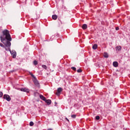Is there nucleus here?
<instances>
[{
  "instance_id": "nucleus-1",
  "label": "nucleus",
  "mask_w": 130,
  "mask_h": 130,
  "mask_svg": "<svg viewBox=\"0 0 130 130\" xmlns=\"http://www.w3.org/2000/svg\"><path fill=\"white\" fill-rule=\"evenodd\" d=\"M1 42L6 46L8 48V51H10L11 54L12 55L13 58H16L17 57V52L15 50H11V42L12 41V38L10 35V31L8 29H5L2 32V35L0 37Z\"/></svg>"
},
{
  "instance_id": "nucleus-2",
  "label": "nucleus",
  "mask_w": 130,
  "mask_h": 130,
  "mask_svg": "<svg viewBox=\"0 0 130 130\" xmlns=\"http://www.w3.org/2000/svg\"><path fill=\"white\" fill-rule=\"evenodd\" d=\"M3 98L4 99H5L8 102L11 101V96H10V95H9L8 94H4Z\"/></svg>"
},
{
  "instance_id": "nucleus-3",
  "label": "nucleus",
  "mask_w": 130,
  "mask_h": 130,
  "mask_svg": "<svg viewBox=\"0 0 130 130\" xmlns=\"http://www.w3.org/2000/svg\"><path fill=\"white\" fill-rule=\"evenodd\" d=\"M33 82L35 86H36L37 87H39V82H38V80H37V79H36V78H34V79L33 80Z\"/></svg>"
},
{
  "instance_id": "nucleus-4",
  "label": "nucleus",
  "mask_w": 130,
  "mask_h": 130,
  "mask_svg": "<svg viewBox=\"0 0 130 130\" xmlns=\"http://www.w3.org/2000/svg\"><path fill=\"white\" fill-rule=\"evenodd\" d=\"M61 91H62V88H61V87H59L57 89V92L56 93V95H57V96H59V95H60V93L61 92Z\"/></svg>"
},
{
  "instance_id": "nucleus-5",
  "label": "nucleus",
  "mask_w": 130,
  "mask_h": 130,
  "mask_svg": "<svg viewBox=\"0 0 130 130\" xmlns=\"http://www.w3.org/2000/svg\"><path fill=\"white\" fill-rule=\"evenodd\" d=\"M20 91H22V92H26V93H29V92H30V90H29V89H27L26 88H21Z\"/></svg>"
},
{
  "instance_id": "nucleus-6",
  "label": "nucleus",
  "mask_w": 130,
  "mask_h": 130,
  "mask_svg": "<svg viewBox=\"0 0 130 130\" xmlns=\"http://www.w3.org/2000/svg\"><path fill=\"white\" fill-rule=\"evenodd\" d=\"M0 46H1V47H3V48H5V50L8 51V47L6 46V45H4V44L0 43Z\"/></svg>"
},
{
  "instance_id": "nucleus-7",
  "label": "nucleus",
  "mask_w": 130,
  "mask_h": 130,
  "mask_svg": "<svg viewBox=\"0 0 130 130\" xmlns=\"http://www.w3.org/2000/svg\"><path fill=\"white\" fill-rule=\"evenodd\" d=\"M40 98L42 100H43V101H46V98L44 97L42 94H40Z\"/></svg>"
},
{
  "instance_id": "nucleus-8",
  "label": "nucleus",
  "mask_w": 130,
  "mask_h": 130,
  "mask_svg": "<svg viewBox=\"0 0 130 130\" xmlns=\"http://www.w3.org/2000/svg\"><path fill=\"white\" fill-rule=\"evenodd\" d=\"M113 66L115 67V68H117V67H118V62H117V61H114L113 62Z\"/></svg>"
},
{
  "instance_id": "nucleus-9",
  "label": "nucleus",
  "mask_w": 130,
  "mask_h": 130,
  "mask_svg": "<svg viewBox=\"0 0 130 130\" xmlns=\"http://www.w3.org/2000/svg\"><path fill=\"white\" fill-rule=\"evenodd\" d=\"M45 101L48 105H50V104H51V100H46V101Z\"/></svg>"
},
{
  "instance_id": "nucleus-10",
  "label": "nucleus",
  "mask_w": 130,
  "mask_h": 130,
  "mask_svg": "<svg viewBox=\"0 0 130 130\" xmlns=\"http://www.w3.org/2000/svg\"><path fill=\"white\" fill-rule=\"evenodd\" d=\"M116 51H120L121 50V46H118L116 48Z\"/></svg>"
},
{
  "instance_id": "nucleus-11",
  "label": "nucleus",
  "mask_w": 130,
  "mask_h": 130,
  "mask_svg": "<svg viewBox=\"0 0 130 130\" xmlns=\"http://www.w3.org/2000/svg\"><path fill=\"white\" fill-rule=\"evenodd\" d=\"M82 28L83 30H85L86 29H87V28H88V26L86 24H84L82 26Z\"/></svg>"
},
{
  "instance_id": "nucleus-12",
  "label": "nucleus",
  "mask_w": 130,
  "mask_h": 130,
  "mask_svg": "<svg viewBox=\"0 0 130 130\" xmlns=\"http://www.w3.org/2000/svg\"><path fill=\"white\" fill-rule=\"evenodd\" d=\"M98 47V45H97V44H94L93 46H92V49L94 50H95V49H97V48Z\"/></svg>"
},
{
  "instance_id": "nucleus-13",
  "label": "nucleus",
  "mask_w": 130,
  "mask_h": 130,
  "mask_svg": "<svg viewBox=\"0 0 130 130\" xmlns=\"http://www.w3.org/2000/svg\"><path fill=\"white\" fill-rule=\"evenodd\" d=\"M52 19H53V20H56V19H57V15H52Z\"/></svg>"
},
{
  "instance_id": "nucleus-14",
  "label": "nucleus",
  "mask_w": 130,
  "mask_h": 130,
  "mask_svg": "<svg viewBox=\"0 0 130 130\" xmlns=\"http://www.w3.org/2000/svg\"><path fill=\"white\" fill-rule=\"evenodd\" d=\"M104 57H105L106 58H108L109 57V55L108 54L107 52H105L104 53Z\"/></svg>"
},
{
  "instance_id": "nucleus-15",
  "label": "nucleus",
  "mask_w": 130,
  "mask_h": 130,
  "mask_svg": "<svg viewBox=\"0 0 130 130\" xmlns=\"http://www.w3.org/2000/svg\"><path fill=\"white\" fill-rule=\"evenodd\" d=\"M42 67L43 68V69H44L45 70H47V66H46V65H42Z\"/></svg>"
},
{
  "instance_id": "nucleus-16",
  "label": "nucleus",
  "mask_w": 130,
  "mask_h": 130,
  "mask_svg": "<svg viewBox=\"0 0 130 130\" xmlns=\"http://www.w3.org/2000/svg\"><path fill=\"white\" fill-rule=\"evenodd\" d=\"M29 74H30V76L32 77V78H34V79H35L36 78L35 77V76H34V75H33V74H32V73L29 72Z\"/></svg>"
},
{
  "instance_id": "nucleus-17",
  "label": "nucleus",
  "mask_w": 130,
  "mask_h": 130,
  "mask_svg": "<svg viewBox=\"0 0 130 130\" xmlns=\"http://www.w3.org/2000/svg\"><path fill=\"white\" fill-rule=\"evenodd\" d=\"M29 125L30 126H33V125H34V123L33 122V121H30L29 122Z\"/></svg>"
},
{
  "instance_id": "nucleus-18",
  "label": "nucleus",
  "mask_w": 130,
  "mask_h": 130,
  "mask_svg": "<svg viewBox=\"0 0 130 130\" xmlns=\"http://www.w3.org/2000/svg\"><path fill=\"white\" fill-rule=\"evenodd\" d=\"M34 64H35V66H37V64H38V62H37V60H34Z\"/></svg>"
},
{
  "instance_id": "nucleus-19",
  "label": "nucleus",
  "mask_w": 130,
  "mask_h": 130,
  "mask_svg": "<svg viewBox=\"0 0 130 130\" xmlns=\"http://www.w3.org/2000/svg\"><path fill=\"white\" fill-rule=\"evenodd\" d=\"M95 119H96V120H99V119H100V117L99 116H96L95 117Z\"/></svg>"
},
{
  "instance_id": "nucleus-20",
  "label": "nucleus",
  "mask_w": 130,
  "mask_h": 130,
  "mask_svg": "<svg viewBox=\"0 0 130 130\" xmlns=\"http://www.w3.org/2000/svg\"><path fill=\"white\" fill-rule=\"evenodd\" d=\"M71 69L73 70V71H77V69L74 67H71Z\"/></svg>"
},
{
  "instance_id": "nucleus-21",
  "label": "nucleus",
  "mask_w": 130,
  "mask_h": 130,
  "mask_svg": "<svg viewBox=\"0 0 130 130\" xmlns=\"http://www.w3.org/2000/svg\"><path fill=\"white\" fill-rule=\"evenodd\" d=\"M3 95H4V93H3V92L0 91V98L3 97Z\"/></svg>"
},
{
  "instance_id": "nucleus-22",
  "label": "nucleus",
  "mask_w": 130,
  "mask_h": 130,
  "mask_svg": "<svg viewBox=\"0 0 130 130\" xmlns=\"http://www.w3.org/2000/svg\"><path fill=\"white\" fill-rule=\"evenodd\" d=\"M76 116H77L76 115H71V117H72V118H76Z\"/></svg>"
},
{
  "instance_id": "nucleus-23",
  "label": "nucleus",
  "mask_w": 130,
  "mask_h": 130,
  "mask_svg": "<svg viewBox=\"0 0 130 130\" xmlns=\"http://www.w3.org/2000/svg\"><path fill=\"white\" fill-rule=\"evenodd\" d=\"M77 73H82V70L81 69L77 70Z\"/></svg>"
},
{
  "instance_id": "nucleus-24",
  "label": "nucleus",
  "mask_w": 130,
  "mask_h": 130,
  "mask_svg": "<svg viewBox=\"0 0 130 130\" xmlns=\"http://www.w3.org/2000/svg\"><path fill=\"white\" fill-rule=\"evenodd\" d=\"M115 29H116L117 31H118V30H119V27H117L115 28Z\"/></svg>"
},
{
  "instance_id": "nucleus-25",
  "label": "nucleus",
  "mask_w": 130,
  "mask_h": 130,
  "mask_svg": "<svg viewBox=\"0 0 130 130\" xmlns=\"http://www.w3.org/2000/svg\"><path fill=\"white\" fill-rule=\"evenodd\" d=\"M66 119H67L68 120V122L70 121V120H69V119H68V118H66Z\"/></svg>"
},
{
  "instance_id": "nucleus-26",
  "label": "nucleus",
  "mask_w": 130,
  "mask_h": 130,
  "mask_svg": "<svg viewBox=\"0 0 130 130\" xmlns=\"http://www.w3.org/2000/svg\"><path fill=\"white\" fill-rule=\"evenodd\" d=\"M48 130H52V128H49Z\"/></svg>"
},
{
  "instance_id": "nucleus-27",
  "label": "nucleus",
  "mask_w": 130,
  "mask_h": 130,
  "mask_svg": "<svg viewBox=\"0 0 130 130\" xmlns=\"http://www.w3.org/2000/svg\"><path fill=\"white\" fill-rule=\"evenodd\" d=\"M35 94H38V93L35 92Z\"/></svg>"
}]
</instances>
